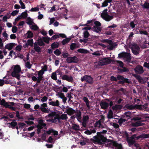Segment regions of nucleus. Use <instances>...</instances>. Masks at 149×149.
Here are the masks:
<instances>
[{
  "instance_id": "obj_1",
  "label": "nucleus",
  "mask_w": 149,
  "mask_h": 149,
  "mask_svg": "<svg viewBox=\"0 0 149 149\" xmlns=\"http://www.w3.org/2000/svg\"><path fill=\"white\" fill-rule=\"evenodd\" d=\"M107 132V131L106 130H103L102 132H97V136H94L93 137L95 141L99 143H102L103 142H108L109 140L107 139L101 134L102 133H106Z\"/></svg>"
},
{
  "instance_id": "obj_2",
  "label": "nucleus",
  "mask_w": 149,
  "mask_h": 149,
  "mask_svg": "<svg viewBox=\"0 0 149 149\" xmlns=\"http://www.w3.org/2000/svg\"><path fill=\"white\" fill-rule=\"evenodd\" d=\"M13 71L11 73V75L13 77H16L18 79H19V77L21 73H22L21 68L20 66L19 65H13Z\"/></svg>"
},
{
  "instance_id": "obj_3",
  "label": "nucleus",
  "mask_w": 149,
  "mask_h": 149,
  "mask_svg": "<svg viewBox=\"0 0 149 149\" xmlns=\"http://www.w3.org/2000/svg\"><path fill=\"white\" fill-rule=\"evenodd\" d=\"M107 11V9L104 10L101 14V16L105 20L109 21L113 18V16L109 15Z\"/></svg>"
},
{
  "instance_id": "obj_4",
  "label": "nucleus",
  "mask_w": 149,
  "mask_h": 149,
  "mask_svg": "<svg viewBox=\"0 0 149 149\" xmlns=\"http://www.w3.org/2000/svg\"><path fill=\"white\" fill-rule=\"evenodd\" d=\"M130 48L131 49L132 53L135 55L138 54L140 52V47L139 45L135 43H132L129 45Z\"/></svg>"
},
{
  "instance_id": "obj_5",
  "label": "nucleus",
  "mask_w": 149,
  "mask_h": 149,
  "mask_svg": "<svg viewBox=\"0 0 149 149\" xmlns=\"http://www.w3.org/2000/svg\"><path fill=\"white\" fill-rule=\"evenodd\" d=\"M108 142L109 143L107 144V146L111 147L112 146H114L116 149H121L122 146L121 144H118L116 142L113 141H109Z\"/></svg>"
},
{
  "instance_id": "obj_6",
  "label": "nucleus",
  "mask_w": 149,
  "mask_h": 149,
  "mask_svg": "<svg viewBox=\"0 0 149 149\" xmlns=\"http://www.w3.org/2000/svg\"><path fill=\"white\" fill-rule=\"evenodd\" d=\"M82 81H85L89 84H92L93 82V78L90 76L85 75L81 78Z\"/></svg>"
},
{
  "instance_id": "obj_7",
  "label": "nucleus",
  "mask_w": 149,
  "mask_h": 149,
  "mask_svg": "<svg viewBox=\"0 0 149 149\" xmlns=\"http://www.w3.org/2000/svg\"><path fill=\"white\" fill-rule=\"evenodd\" d=\"M46 126V124L44 123L42 120H40L38 122V124L36 126L38 128L37 133L39 134L40 132V130L42 129L43 127H45Z\"/></svg>"
},
{
  "instance_id": "obj_8",
  "label": "nucleus",
  "mask_w": 149,
  "mask_h": 149,
  "mask_svg": "<svg viewBox=\"0 0 149 149\" xmlns=\"http://www.w3.org/2000/svg\"><path fill=\"white\" fill-rule=\"evenodd\" d=\"M111 61V60L109 58H102L99 61V64L101 65L108 64Z\"/></svg>"
},
{
  "instance_id": "obj_9",
  "label": "nucleus",
  "mask_w": 149,
  "mask_h": 149,
  "mask_svg": "<svg viewBox=\"0 0 149 149\" xmlns=\"http://www.w3.org/2000/svg\"><path fill=\"white\" fill-rule=\"evenodd\" d=\"M67 62L68 63H77L79 61V59L76 56L73 57H67L66 59Z\"/></svg>"
},
{
  "instance_id": "obj_10",
  "label": "nucleus",
  "mask_w": 149,
  "mask_h": 149,
  "mask_svg": "<svg viewBox=\"0 0 149 149\" xmlns=\"http://www.w3.org/2000/svg\"><path fill=\"white\" fill-rule=\"evenodd\" d=\"M107 44H108V45H107V47L109 50L114 49L117 46V45L115 43L113 42L110 40L108 42Z\"/></svg>"
},
{
  "instance_id": "obj_11",
  "label": "nucleus",
  "mask_w": 149,
  "mask_h": 149,
  "mask_svg": "<svg viewBox=\"0 0 149 149\" xmlns=\"http://www.w3.org/2000/svg\"><path fill=\"white\" fill-rule=\"evenodd\" d=\"M133 75L135 77L136 79L138 80L139 82L141 83H145L148 80V78L146 77L143 78L140 76L135 74H133Z\"/></svg>"
},
{
  "instance_id": "obj_12",
  "label": "nucleus",
  "mask_w": 149,
  "mask_h": 149,
  "mask_svg": "<svg viewBox=\"0 0 149 149\" xmlns=\"http://www.w3.org/2000/svg\"><path fill=\"white\" fill-rule=\"evenodd\" d=\"M47 105L46 103H43L41 104L40 108L41 111L45 113H48L49 110L47 108Z\"/></svg>"
},
{
  "instance_id": "obj_13",
  "label": "nucleus",
  "mask_w": 149,
  "mask_h": 149,
  "mask_svg": "<svg viewBox=\"0 0 149 149\" xmlns=\"http://www.w3.org/2000/svg\"><path fill=\"white\" fill-rule=\"evenodd\" d=\"M104 120V117L103 116H101V118L95 124V127H98L100 128H103V126L101 124L102 123H103Z\"/></svg>"
},
{
  "instance_id": "obj_14",
  "label": "nucleus",
  "mask_w": 149,
  "mask_h": 149,
  "mask_svg": "<svg viewBox=\"0 0 149 149\" xmlns=\"http://www.w3.org/2000/svg\"><path fill=\"white\" fill-rule=\"evenodd\" d=\"M135 72L139 74H141L144 72L143 67L140 65L137 66L134 69Z\"/></svg>"
},
{
  "instance_id": "obj_15",
  "label": "nucleus",
  "mask_w": 149,
  "mask_h": 149,
  "mask_svg": "<svg viewBox=\"0 0 149 149\" xmlns=\"http://www.w3.org/2000/svg\"><path fill=\"white\" fill-rule=\"evenodd\" d=\"M119 56L120 57L125 58L127 59H131L130 54L128 53L123 52L119 54Z\"/></svg>"
},
{
  "instance_id": "obj_16",
  "label": "nucleus",
  "mask_w": 149,
  "mask_h": 149,
  "mask_svg": "<svg viewBox=\"0 0 149 149\" xmlns=\"http://www.w3.org/2000/svg\"><path fill=\"white\" fill-rule=\"evenodd\" d=\"M61 79L63 80H65L70 82H72L73 81V78L72 76H69L67 75H63Z\"/></svg>"
},
{
  "instance_id": "obj_17",
  "label": "nucleus",
  "mask_w": 149,
  "mask_h": 149,
  "mask_svg": "<svg viewBox=\"0 0 149 149\" xmlns=\"http://www.w3.org/2000/svg\"><path fill=\"white\" fill-rule=\"evenodd\" d=\"M49 105L54 107H59L60 105V102L58 100H56L55 101H52L48 102Z\"/></svg>"
},
{
  "instance_id": "obj_18",
  "label": "nucleus",
  "mask_w": 149,
  "mask_h": 149,
  "mask_svg": "<svg viewBox=\"0 0 149 149\" xmlns=\"http://www.w3.org/2000/svg\"><path fill=\"white\" fill-rule=\"evenodd\" d=\"M100 105L102 109H104L108 108L109 103L105 101H102L100 103Z\"/></svg>"
},
{
  "instance_id": "obj_19",
  "label": "nucleus",
  "mask_w": 149,
  "mask_h": 149,
  "mask_svg": "<svg viewBox=\"0 0 149 149\" xmlns=\"http://www.w3.org/2000/svg\"><path fill=\"white\" fill-rule=\"evenodd\" d=\"M67 109L66 111V112L69 115H71L74 114L75 112V110L71 108L67 107Z\"/></svg>"
},
{
  "instance_id": "obj_20",
  "label": "nucleus",
  "mask_w": 149,
  "mask_h": 149,
  "mask_svg": "<svg viewBox=\"0 0 149 149\" xmlns=\"http://www.w3.org/2000/svg\"><path fill=\"white\" fill-rule=\"evenodd\" d=\"M29 59V56L28 55L27 56L26 59H23L24 61L25 62V66L28 69H30L31 67V65L29 61L26 62Z\"/></svg>"
},
{
  "instance_id": "obj_21",
  "label": "nucleus",
  "mask_w": 149,
  "mask_h": 149,
  "mask_svg": "<svg viewBox=\"0 0 149 149\" xmlns=\"http://www.w3.org/2000/svg\"><path fill=\"white\" fill-rule=\"evenodd\" d=\"M136 139H147L149 138V134H145L142 133L139 136H137L136 137Z\"/></svg>"
},
{
  "instance_id": "obj_22",
  "label": "nucleus",
  "mask_w": 149,
  "mask_h": 149,
  "mask_svg": "<svg viewBox=\"0 0 149 149\" xmlns=\"http://www.w3.org/2000/svg\"><path fill=\"white\" fill-rule=\"evenodd\" d=\"M80 47V45L78 43H72L70 46V49L71 50H73L76 48H79Z\"/></svg>"
},
{
  "instance_id": "obj_23",
  "label": "nucleus",
  "mask_w": 149,
  "mask_h": 149,
  "mask_svg": "<svg viewBox=\"0 0 149 149\" xmlns=\"http://www.w3.org/2000/svg\"><path fill=\"white\" fill-rule=\"evenodd\" d=\"M15 44L13 43H10L7 44L5 46V48L8 50H10L14 46Z\"/></svg>"
},
{
  "instance_id": "obj_24",
  "label": "nucleus",
  "mask_w": 149,
  "mask_h": 149,
  "mask_svg": "<svg viewBox=\"0 0 149 149\" xmlns=\"http://www.w3.org/2000/svg\"><path fill=\"white\" fill-rule=\"evenodd\" d=\"M83 100L85 102L86 104L88 109H90L91 107L89 105V101L88 98L86 97H84L83 98Z\"/></svg>"
},
{
  "instance_id": "obj_25",
  "label": "nucleus",
  "mask_w": 149,
  "mask_h": 149,
  "mask_svg": "<svg viewBox=\"0 0 149 149\" xmlns=\"http://www.w3.org/2000/svg\"><path fill=\"white\" fill-rule=\"evenodd\" d=\"M17 123L16 122L14 121L11 122L10 123H8L7 125L9 127H12L13 128H14L17 125Z\"/></svg>"
},
{
  "instance_id": "obj_26",
  "label": "nucleus",
  "mask_w": 149,
  "mask_h": 149,
  "mask_svg": "<svg viewBox=\"0 0 149 149\" xmlns=\"http://www.w3.org/2000/svg\"><path fill=\"white\" fill-rule=\"evenodd\" d=\"M77 51L79 53L83 54H88L89 53V51L88 50L83 48L79 49L77 50Z\"/></svg>"
},
{
  "instance_id": "obj_27",
  "label": "nucleus",
  "mask_w": 149,
  "mask_h": 149,
  "mask_svg": "<svg viewBox=\"0 0 149 149\" xmlns=\"http://www.w3.org/2000/svg\"><path fill=\"white\" fill-rule=\"evenodd\" d=\"M112 0H105L102 3L101 7H105L108 5V3H111Z\"/></svg>"
},
{
  "instance_id": "obj_28",
  "label": "nucleus",
  "mask_w": 149,
  "mask_h": 149,
  "mask_svg": "<svg viewBox=\"0 0 149 149\" xmlns=\"http://www.w3.org/2000/svg\"><path fill=\"white\" fill-rule=\"evenodd\" d=\"M143 124L140 121H138L134 123H132V125L134 127H137L141 126L143 125Z\"/></svg>"
},
{
  "instance_id": "obj_29",
  "label": "nucleus",
  "mask_w": 149,
  "mask_h": 149,
  "mask_svg": "<svg viewBox=\"0 0 149 149\" xmlns=\"http://www.w3.org/2000/svg\"><path fill=\"white\" fill-rule=\"evenodd\" d=\"M127 141L128 143V144L129 146H130L133 144H134V143L135 142L134 139L130 137L127 139Z\"/></svg>"
},
{
  "instance_id": "obj_30",
  "label": "nucleus",
  "mask_w": 149,
  "mask_h": 149,
  "mask_svg": "<svg viewBox=\"0 0 149 149\" xmlns=\"http://www.w3.org/2000/svg\"><path fill=\"white\" fill-rule=\"evenodd\" d=\"M71 38L70 37L66 38L64 39L62 41V43L63 45H65L68 43L71 40Z\"/></svg>"
},
{
  "instance_id": "obj_31",
  "label": "nucleus",
  "mask_w": 149,
  "mask_h": 149,
  "mask_svg": "<svg viewBox=\"0 0 149 149\" xmlns=\"http://www.w3.org/2000/svg\"><path fill=\"white\" fill-rule=\"evenodd\" d=\"M68 118L67 115L65 114H62L61 116H60L59 117L57 118V119L59 120V119H61L62 120H66Z\"/></svg>"
},
{
  "instance_id": "obj_32",
  "label": "nucleus",
  "mask_w": 149,
  "mask_h": 149,
  "mask_svg": "<svg viewBox=\"0 0 149 149\" xmlns=\"http://www.w3.org/2000/svg\"><path fill=\"white\" fill-rule=\"evenodd\" d=\"M117 78L118 80H120V81L118 82L119 83H124L125 78L122 76L121 75H118L117 77Z\"/></svg>"
},
{
  "instance_id": "obj_33",
  "label": "nucleus",
  "mask_w": 149,
  "mask_h": 149,
  "mask_svg": "<svg viewBox=\"0 0 149 149\" xmlns=\"http://www.w3.org/2000/svg\"><path fill=\"white\" fill-rule=\"evenodd\" d=\"M96 130H92L91 131L89 130H87L84 132V133L87 135H90L92 133H95L96 132Z\"/></svg>"
},
{
  "instance_id": "obj_34",
  "label": "nucleus",
  "mask_w": 149,
  "mask_h": 149,
  "mask_svg": "<svg viewBox=\"0 0 149 149\" xmlns=\"http://www.w3.org/2000/svg\"><path fill=\"white\" fill-rule=\"evenodd\" d=\"M137 21L135 20L130 22V25L132 28H133L135 27V25L137 24Z\"/></svg>"
},
{
  "instance_id": "obj_35",
  "label": "nucleus",
  "mask_w": 149,
  "mask_h": 149,
  "mask_svg": "<svg viewBox=\"0 0 149 149\" xmlns=\"http://www.w3.org/2000/svg\"><path fill=\"white\" fill-rule=\"evenodd\" d=\"M107 117L108 119L112 118L113 117V113L111 110H110L107 114Z\"/></svg>"
},
{
  "instance_id": "obj_36",
  "label": "nucleus",
  "mask_w": 149,
  "mask_h": 149,
  "mask_svg": "<svg viewBox=\"0 0 149 149\" xmlns=\"http://www.w3.org/2000/svg\"><path fill=\"white\" fill-rule=\"evenodd\" d=\"M26 35L27 38H31L33 36V33L30 31H28L27 33H26Z\"/></svg>"
},
{
  "instance_id": "obj_37",
  "label": "nucleus",
  "mask_w": 149,
  "mask_h": 149,
  "mask_svg": "<svg viewBox=\"0 0 149 149\" xmlns=\"http://www.w3.org/2000/svg\"><path fill=\"white\" fill-rule=\"evenodd\" d=\"M34 47V49L36 52H40V48L37 46L36 42L35 43Z\"/></svg>"
},
{
  "instance_id": "obj_38",
  "label": "nucleus",
  "mask_w": 149,
  "mask_h": 149,
  "mask_svg": "<svg viewBox=\"0 0 149 149\" xmlns=\"http://www.w3.org/2000/svg\"><path fill=\"white\" fill-rule=\"evenodd\" d=\"M14 104L15 103L13 102L9 103L7 102L5 107L10 109L12 106L14 105Z\"/></svg>"
},
{
  "instance_id": "obj_39",
  "label": "nucleus",
  "mask_w": 149,
  "mask_h": 149,
  "mask_svg": "<svg viewBox=\"0 0 149 149\" xmlns=\"http://www.w3.org/2000/svg\"><path fill=\"white\" fill-rule=\"evenodd\" d=\"M122 108V106L120 105H116L112 107V108L114 110H117L120 109Z\"/></svg>"
},
{
  "instance_id": "obj_40",
  "label": "nucleus",
  "mask_w": 149,
  "mask_h": 149,
  "mask_svg": "<svg viewBox=\"0 0 149 149\" xmlns=\"http://www.w3.org/2000/svg\"><path fill=\"white\" fill-rule=\"evenodd\" d=\"M76 117L77 119H80L81 118V112L80 111H78L76 112Z\"/></svg>"
},
{
  "instance_id": "obj_41",
  "label": "nucleus",
  "mask_w": 149,
  "mask_h": 149,
  "mask_svg": "<svg viewBox=\"0 0 149 149\" xmlns=\"http://www.w3.org/2000/svg\"><path fill=\"white\" fill-rule=\"evenodd\" d=\"M125 107L129 110H132L135 108V107L132 105L127 104L125 106Z\"/></svg>"
},
{
  "instance_id": "obj_42",
  "label": "nucleus",
  "mask_w": 149,
  "mask_h": 149,
  "mask_svg": "<svg viewBox=\"0 0 149 149\" xmlns=\"http://www.w3.org/2000/svg\"><path fill=\"white\" fill-rule=\"evenodd\" d=\"M93 31L97 33L99 32L101 30V28L99 26H94L93 29Z\"/></svg>"
},
{
  "instance_id": "obj_43",
  "label": "nucleus",
  "mask_w": 149,
  "mask_h": 149,
  "mask_svg": "<svg viewBox=\"0 0 149 149\" xmlns=\"http://www.w3.org/2000/svg\"><path fill=\"white\" fill-rule=\"evenodd\" d=\"M38 44L40 46H42L44 45L43 40L42 39L40 38L38 40Z\"/></svg>"
},
{
  "instance_id": "obj_44",
  "label": "nucleus",
  "mask_w": 149,
  "mask_h": 149,
  "mask_svg": "<svg viewBox=\"0 0 149 149\" xmlns=\"http://www.w3.org/2000/svg\"><path fill=\"white\" fill-rule=\"evenodd\" d=\"M31 26V29H32L34 31H37L39 29L38 27L36 24H32Z\"/></svg>"
},
{
  "instance_id": "obj_45",
  "label": "nucleus",
  "mask_w": 149,
  "mask_h": 149,
  "mask_svg": "<svg viewBox=\"0 0 149 149\" xmlns=\"http://www.w3.org/2000/svg\"><path fill=\"white\" fill-rule=\"evenodd\" d=\"M89 36V34L88 32L87 31H84L83 33V36L85 38H87Z\"/></svg>"
},
{
  "instance_id": "obj_46",
  "label": "nucleus",
  "mask_w": 149,
  "mask_h": 149,
  "mask_svg": "<svg viewBox=\"0 0 149 149\" xmlns=\"http://www.w3.org/2000/svg\"><path fill=\"white\" fill-rule=\"evenodd\" d=\"M27 43L29 45L31 46H33V39L28 40H27Z\"/></svg>"
},
{
  "instance_id": "obj_47",
  "label": "nucleus",
  "mask_w": 149,
  "mask_h": 149,
  "mask_svg": "<svg viewBox=\"0 0 149 149\" xmlns=\"http://www.w3.org/2000/svg\"><path fill=\"white\" fill-rule=\"evenodd\" d=\"M134 146L136 148V149H145L143 146H141L138 144L135 143Z\"/></svg>"
},
{
  "instance_id": "obj_48",
  "label": "nucleus",
  "mask_w": 149,
  "mask_h": 149,
  "mask_svg": "<svg viewBox=\"0 0 149 149\" xmlns=\"http://www.w3.org/2000/svg\"><path fill=\"white\" fill-rule=\"evenodd\" d=\"M131 115V113L129 111L127 112L124 114V117L126 118H129Z\"/></svg>"
},
{
  "instance_id": "obj_49",
  "label": "nucleus",
  "mask_w": 149,
  "mask_h": 149,
  "mask_svg": "<svg viewBox=\"0 0 149 149\" xmlns=\"http://www.w3.org/2000/svg\"><path fill=\"white\" fill-rule=\"evenodd\" d=\"M57 75V74H56V72H53L52 73V74L51 75V78L55 80H56L57 79V77L56 76Z\"/></svg>"
},
{
  "instance_id": "obj_50",
  "label": "nucleus",
  "mask_w": 149,
  "mask_h": 149,
  "mask_svg": "<svg viewBox=\"0 0 149 149\" xmlns=\"http://www.w3.org/2000/svg\"><path fill=\"white\" fill-rule=\"evenodd\" d=\"M72 128L74 130H77L79 129V127L78 125L76 124H73L72 126Z\"/></svg>"
},
{
  "instance_id": "obj_51",
  "label": "nucleus",
  "mask_w": 149,
  "mask_h": 149,
  "mask_svg": "<svg viewBox=\"0 0 149 149\" xmlns=\"http://www.w3.org/2000/svg\"><path fill=\"white\" fill-rule=\"evenodd\" d=\"M143 8H149V3L147 2H145L144 4L142 5Z\"/></svg>"
},
{
  "instance_id": "obj_52",
  "label": "nucleus",
  "mask_w": 149,
  "mask_h": 149,
  "mask_svg": "<svg viewBox=\"0 0 149 149\" xmlns=\"http://www.w3.org/2000/svg\"><path fill=\"white\" fill-rule=\"evenodd\" d=\"M27 23L30 25H31L33 23V20L29 18H28L27 19Z\"/></svg>"
},
{
  "instance_id": "obj_53",
  "label": "nucleus",
  "mask_w": 149,
  "mask_h": 149,
  "mask_svg": "<svg viewBox=\"0 0 149 149\" xmlns=\"http://www.w3.org/2000/svg\"><path fill=\"white\" fill-rule=\"evenodd\" d=\"M39 10L38 7V6L36 7L32 8L29 11L32 12H36L38 11Z\"/></svg>"
},
{
  "instance_id": "obj_54",
  "label": "nucleus",
  "mask_w": 149,
  "mask_h": 149,
  "mask_svg": "<svg viewBox=\"0 0 149 149\" xmlns=\"http://www.w3.org/2000/svg\"><path fill=\"white\" fill-rule=\"evenodd\" d=\"M58 44L57 42H54L51 45V47L52 48H54L58 47Z\"/></svg>"
},
{
  "instance_id": "obj_55",
  "label": "nucleus",
  "mask_w": 149,
  "mask_h": 149,
  "mask_svg": "<svg viewBox=\"0 0 149 149\" xmlns=\"http://www.w3.org/2000/svg\"><path fill=\"white\" fill-rule=\"evenodd\" d=\"M56 95V96L58 97H60L61 99L63 98V97L64 96L63 93L59 92L57 93Z\"/></svg>"
},
{
  "instance_id": "obj_56",
  "label": "nucleus",
  "mask_w": 149,
  "mask_h": 149,
  "mask_svg": "<svg viewBox=\"0 0 149 149\" xmlns=\"http://www.w3.org/2000/svg\"><path fill=\"white\" fill-rule=\"evenodd\" d=\"M47 99L48 98L46 96H44L43 97H42L40 101L42 102H46L47 101Z\"/></svg>"
},
{
  "instance_id": "obj_57",
  "label": "nucleus",
  "mask_w": 149,
  "mask_h": 149,
  "mask_svg": "<svg viewBox=\"0 0 149 149\" xmlns=\"http://www.w3.org/2000/svg\"><path fill=\"white\" fill-rule=\"evenodd\" d=\"M54 53L57 56H59L61 54V52L58 49H56L54 51Z\"/></svg>"
},
{
  "instance_id": "obj_58",
  "label": "nucleus",
  "mask_w": 149,
  "mask_h": 149,
  "mask_svg": "<svg viewBox=\"0 0 149 149\" xmlns=\"http://www.w3.org/2000/svg\"><path fill=\"white\" fill-rule=\"evenodd\" d=\"M17 31V28L15 26H14L12 28V31L13 33H16Z\"/></svg>"
},
{
  "instance_id": "obj_59",
  "label": "nucleus",
  "mask_w": 149,
  "mask_h": 149,
  "mask_svg": "<svg viewBox=\"0 0 149 149\" xmlns=\"http://www.w3.org/2000/svg\"><path fill=\"white\" fill-rule=\"evenodd\" d=\"M19 3L21 5V8L22 9H25V6L23 2L21 0H20L19 1Z\"/></svg>"
},
{
  "instance_id": "obj_60",
  "label": "nucleus",
  "mask_w": 149,
  "mask_h": 149,
  "mask_svg": "<svg viewBox=\"0 0 149 149\" xmlns=\"http://www.w3.org/2000/svg\"><path fill=\"white\" fill-rule=\"evenodd\" d=\"M24 107L26 109H29L30 108L31 105L28 104H23Z\"/></svg>"
},
{
  "instance_id": "obj_61",
  "label": "nucleus",
  "mask_w": 149,
  "mask_h": 149,
  "mask_svg": "<svg viewBox=\"0 0 149 149\" xmlns=\"http://www.w3.org/2000/svg\"><path fill=\"white\" fill-rule=\"evenodd\" d=\"M38 80H37V82L40 83L43 77L41 75H39L38 74Z\"/></svg>"
},
{
  "instance_id": "obj_62",
  "label": "nucleus",
  "mask_w": 149,
  "mask_h": 149,
  "mask_svg": "<svg viewBox=\"0 0 149 149\" xmlns=\"http://www.w3.org/2000/svg\"><path fill=\"white\" fill-rule=\"evenodd\" d=\"M43 42L47 43H49V39L47 38H42Z\"/></svg>"
},
{
  "instance_id": "obj_63",
  "label": "nucleus",
  "mask_w": 149,
  "mask_h": 149,
  "mask_svg": "<svg viewBox=\"0 0 149 149\" xmlns=\"http://www.w3.org/2000/svg\"><path fill=\"white\" fill-rule=\"evenodd\" d=\"M89 117L88 116H84L83 118V121L86 122L88 120Z\"/></svg>"
},
{
  "instance_id": "obj_64",
  "label": "nucleus",
  "mask_w": 149,
  "mask_h": 149,
  "mask_svg": "<svg viewBox=\"0 0 149 149\" xmlns=\"http://www.w3.org/2000/svg\"><path fill=\"white\" fill-rule=\"evenodd\" d=\"M22 46L21 45H18L15 47V49L17 51H20L22 49Z\"/></svg>"
}]
</instances>
